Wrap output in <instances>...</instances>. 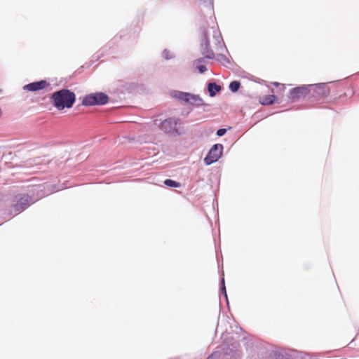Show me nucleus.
<instances>
[{"label":"nucleus","mask_w":359,"mask_h":359,"mask_svg":"<svg viewBox=\"0 0 359 359\" xmlns=\"http://www.w3.org/2000/svg\"><path fill=\"white\" fill-rule=\"evenodd\" d=\"M53 105L59 110L71 108L75 102L74 93L68 89H62L53 93L51 95Z\"/></svg>","instance_id":"nucleus-1"},{"label":"nucleus","mask_w":359,"mask_h":359,"mask_svg":"<svg viewBox=\"0 0 359 359\" xmlns=\"http://www.w3.org/2000/svg\"><path fill=\"white\" fill-rule=\"evenodd\" d=\"M182 124L183 122L181 118L169 117L160 123L159 129L165 134L172 136H179L183 132Z\"/></svg>","instance_id":"nucleus-2"},{"label":"nucleus","mask_w":359,"mask_h":359,"mask_svg":"<svg viewBox=\"0 0 359 359\" xmlns=\"http://www.w3.org/2000/svg\"><path fill=\"white\" fill-rule=\"evenodd\" d=\"M170 95L173 98L185 104H190L196 107L206 105L203 100L198 95L180 90H172Z\"/></svg>","instance_id":"nucleus-3"},{"label":"nucleus","mask_w":359,"mask_h":359,"mask_svg":"<svg viewBox=\"0 0 359 359\" xmlns=\"http://www.w3.org/2000/svg\"><path fill=\"white\" fill-rule=\"evenodd\" d=\"M109 96L102 92H97L86 95L82 100V104L86 107L104 105L109 102Z\"/></svg>","instance_id":"nucleus-4"},{"label":"nucleus","mask_w":359,"mask_h":359,"mask_svg":"<svg viewBox=\"0 0 359 359\" xmlns=\"http://www.w3.org/2000/svg\"><path fill=\"white\" fill-rule=\"evenodd\" d=\"M200 32L201 34V53L205 56V58L213 59L215 57V54L213 50L210 48V41L208 39L209 31L205 27L200 28Z\"/></svg>","instance_id":"nucleus-5"},{"label":"nucleus","mask_w":359,"mask_h":359,"mask_svg":"<svg viewBox=\"0 0 359 359\" xmlns=\"http://www.w3.org/2000/svg\"><path fill=\"white\" fill-rule=\"evenodd\" d=\"M224 147L222 144H214L204 158V163L210 165L217 162L222 155Z\"/></svg>","instance_id":"nucleus-6"},{"label":"nucleus","mask_w":359,"mask_h":359,"mask_svg":"<svg viewBox=\"0 0 359 359\" xmlns=\"http://www.w3.org/2000/svg\"><path fill=\"white\" fill-rule=\"evenodd\" d=\"M309 93L310 89L309 85L298 86L290 90L288 98L292 102H294L301 98L305 97Z\"/></svg>","instance_id":"nucleus-7"},{"label":"nucleus","mask_w":359,"mask_h":359,"mask_svg":"<svg viewBox=\"0 0 359 359\" xmlns=\"http://www.w3.org/2000/svg\"><path fill=\"white\" fill-rule=\"evenodd\" d=\"M310 92L313 91V96L317 97H325L329 95L330 89L325 83H318L309 85Z\"/></svg>","instance_id":"nucleus-8"},{"label":"nucleus","mask_w":359,"mask_h":359,"mask_svg":"<svg viewBox=\"0 0 359 359\" xmlns=\"http://www.w3.org/2000/svg\"><path fill=\"white\" fill-rule=\"evenodd\" d=\"M48 86L49 83L46 80H41L24 86V90L34 92L42 90Z\"/></svg>","instance_id":"nucleus-9"},{"label":"nucleus","mask_w":359,"mask_h":359,"mask_svg":"<svg viewBox=\"0 0 359 359\" xmlns=\"http://www.w3.org/2000/svg\"><path fill=\"white\" fill-rule=\"evenodd\" d=\"M211 29L212 30L213 38L215 41V43L217 46V50H225L226 51H227L226 47L224 44V42L223 41L222 36L219 31L216 29V28L213 27H211Z\"/></svg>","instance_id":"nucleus-10"},{"label":"nucleus","mask_w":359,"mask_h":359,"mask_svg":"<svg viewBox=\"0 0 359 359\" xmlns=\"http://www.w3.org/2000/svg\"><path fill=\"white\" fill-rule=\"evenodd\" d=\"M222 90L221 86L215 82L209 83L208 84V91L210 97H214L215 95Z\"/></svg>","instance_id":"nucleus-11"},{"label":"nucleus","mask_w":359,"mask_h":359,"mask_svg":"<svg viewBox=\"0 0 359 359\" xmlns=\"http://www.w3.org/2000/svg\"><path fill=\"white\" fill-rule=\"evenodd\" d=\"M215 58L222 65L226 67H229L231 65V62L229 57L222 53H218L215 55Z\"/></svg>","instance_id":"nucleus-12"},{"label":"nucleus","mask_w":359,"mask_h":359,"mask_svg":"<svg viewBox=\"0 0 359 359\" xmlns=\"http://www.w3.org/2000/svg\"><path fill=\"white\" fill-rule=\"evenodd\" d=\"M39 200L38 197H32L29 196L28 195L24 194V210L27 208L28 206H29L31 204H33L34 202L37 201Z\"/></svg>","instance_id":"nucleus-13"},{"label":"nucleus","mask_w":359,"mask_h":359,"mask_svg":"<svg viewBox=\"0 0 359 359\" xmlns=\"http://www.w3.org/2000/svg\"><path fill=\"white\" fill-rule=\"evenodd\" d=\"M277 100V97L274 95H266L262 98V104H272L276 102Z\"/></svg>","instance_id":"nucleus-14"},{"label":"nucleus","mask_w":359,"mask_h":359,"mask_svg":"<svg viewBox=\"0 0 359 359\" xmlns=\"http://www.w3.org/2000/svg\"><path fill=\"white\" fill-rule=\"evenodd\" d=\"M237 353L236 351H233L232 349H230L229 348H227L225 351L224 353L222 355L223 359H228V356L229 355V359H236Z\"/></svg>","instance_id":"nucleus-15"},{"label":"nucleus","mask_w":359,"mask_h":359,"mask_svg":"<svg viewBox=\"0 0 359 359\" xmlns=\"http://www.w3.org/2000/svg\"><path fill=\"white\" fill-rule=\"evenodd\" d=\"M241 87V83L240 81H233L230 83L229 84V90L232 92V93H236L237 92L239 88Z\"/></svg>","instance_id":"nucleus-16"},{"label":"nucleus","mask_w":359,"mask_h":359,"mask_svg":"<svg viewBox=\"0 0 359 359\" xmlns=\"http://www.w3.org/2000/svg\"><path fill=\"white\" fill-rule=\"evenodd\" d=\"M209 11L210 13H213V0H199Z\"/></svg>","instance_id":"nucleus-17"},{"label":"nucleus","mask_w":359,"mask_h":359,"mask_svg":"<svg viewBox=\"0 0 359 359\" xmlns=\"http://www.w3.org/2000/svg\"><path fill=\"white\" fill-rule=\"evenodd\" d=\"M164 184L169 187H173V188L180 187V186H181L180 183H179L175 180H172L171 179H166L164 181Z\"/></svg>","instance_id":"nucleus-18"},{"label":"nucleus","mask_w":359,"mask_h":359,"mask_svg":"<svg viewBox=\"0 0 359 359\" xmlns=\"http://www.w3.org/2000/svg\"><path fill=\"white\" fill-rule=\"evenodd\" d=\"M220 290H221L222 294L224 295V297H225V299L226 300V302L228 303V297H227L224 276H222L220 280Z\"/></svg>","instance_id":"nucleus-19"},{"label":"nucleus","mask_w":359,"mask_h":359,"mask_svg":"<svg viewBox=\"0 0 359 359\" xmlns=\"http://www.w3.org/2000/svg\"><path fill=\"white\" fill-rule=\"evenodd\" d=\"M162 57L166 60H170V59H172L174 58L175 55H173L172 53H171L169 50L168 49H164L162 52Z\"/></svg>","instance_id":"nucleus-20"},{"label":"nucleus","mask_w":359,"mask_h":359,"mask_svg":"<svg viewBox=\"0 0 359 359\" xmlns=\"http://www.w3.org/2000/svg\"><path fill=\"white\" fill-rule=\"evenodd\" d=\"M194 65L201 74H203L207 71V67L203 64H194Z\"/></svg>","instance_id":"nucleus-21"},{"label":"nucleus","mask_w":359,"mask_h":359,"mask_svg":"<svg viewBox=\"0 0 359 359\" xmlns=\"http://www.w3.org/2000/svg\"><path fill=\"white\" fill-rule=\"evenodd\" d=\"M222 353L219 352H214L210 356L208 357L207 359H220Z\"/></svg>","instance_id":"nucleus-22"},{"label":"nucleus","mask_w":359,"mask_h":359,"mask_svg":"<svg viewBox=\"0 0 359 359\" xmlns=\"http://www.w3.org/2000/svg\"><path fill=\"white\" fill-rule=\"evenodd\" d=\"M41 185H34L32 186V189L29 191L30 193L34 194L35 192H38L39 191L41 190Z\"/></svg>","instance_id":"nucleus-23"},{"label":"nucleus","mask_w":359,"mask_h":359,"mask_svg":"<svg viewBox=\"0 0 359 359\" xmlns=\"http://www.w3.org/2000/svg\"><path fill=\"white\" fill-rule=\"evenodd\" d=\"M208 58H205V56H203V57H201V58H198V59H196L194 61V64H203V63H206V60Z\"/></svg>","instance_id":"nucleus-24"},{"label":"nucleus","mask_w":359,"mask_h":359,"mask_svg":"<svg viewBox=\"0 0 359 359\" xmlns=\"http://www.w3.org/2000/svg\"><path fill=\"white\" fill-rule=\"evenodd\" d=\"M226 133V129L219 128L217 130L216 134L217 136L222 137V136L224 135Z\"/></svg>","instance_id":"nucleus-25"},{"label":"nucleus","mask_w":359,"mask_h":359,"mask_svg":"<svg viewBox=\"0 0 359 359\" xmlns=\"http://www.w3.org/2000/svg\"><path fill=\"white\" fill-rule=\"evenodd\" d=\"M32 167V163L30 161H27L25 163H24V168H29Z\"/></svg>","instance_id":"nucleus-26"},{"label":"nucleus","mask_w":359,"mask_h":359,"mask_svg":"<svg viewBox=\"0 0 359 359\" xmlns=\"http://www.w3.org/2000/svg\"><path fill=\"white\" fill-rule=\"evenodd\" d=\"M22 198H20L18 199V203H17V206H18V207L22 208Z\"/></svg>","instance_id":"nucleus-27"},{"label":"nucleus","mask_w":359,"mask_h":359,"mask_svg":"<svg viewBox=\"0 0 359 359\" xmlns=\"http://www.w3.org/2000/svg\"><path fill=\"white\" fill-rule=\"evenodd\" d=\"M273 355H274V357L276 358H277L278 357H279L280 354H279L278 351H276L273 352Z\"/></svg>","instance_id":"nucleus-28"},{"label":"nucleus","mask_w":359,"mask_h":359,"mask_svg":"<svg viewBox=\"0 0 359 359\" xmlns=\"http://www.w3.org/2000/svg\"><path fill=\"white\" fill-rule=\"evenodd\" d=\"M2 114V111H1V109L0 108V116H1Z\"/></svg>","instance_id":"nucleus-29"},{"label":"nucleus","mask_w":359,"mask_h":359,"mask_svg":"<svg viewBox=\"0 0 359 359\" xmlns=\"http://www.w3.org/2000/svg\"><path fill=\"white\" fill-rule=\"evenodd\" d=\"M2 92V90L0 88V93Z\"/></svg>","instance_id":"nucleus-30"}]
</instances>
